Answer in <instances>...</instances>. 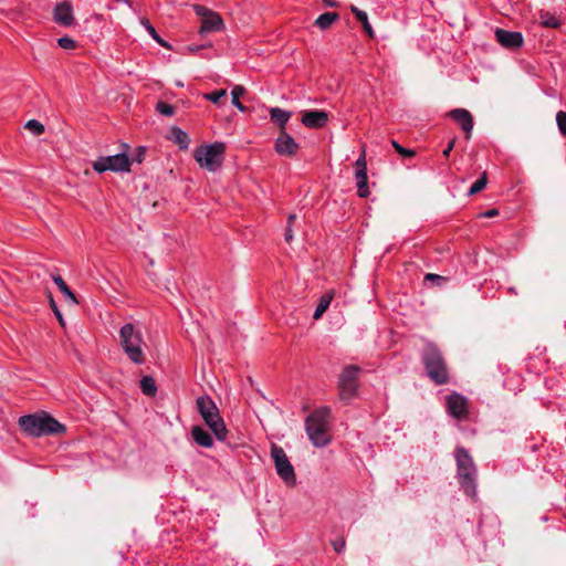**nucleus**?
<instances>
[{"label":"nucleus","instance_id":"nucleus-28","mask_svg":"<svg viewBox=\"0 0 566 566\" xmlns=\"http://www.w3.org/2000/svg\"><path fill=\"white\" fill-rule=\"evenodd\" d=\"M245 93V88L242 85H235L231 91L232 96V105L237 107L239 111L244 112L245 107L240 102V97Z\"/></svg>","mask_w":566,"mask_h":566},{"label":"nucleus","instance_id":"nucleus-29","mask_svg":"<svg viewBox=\"0 0 566 566\" xmlns=\"http://www.w3.org/2000/svg\"><path fill=\"white\" fill-rule=\"evenodd\" d=\"M331 302H332L331 295L325 294V295L321 296L319 302L315 308L313 318L318 319L325 313V311L328 308Z\"/></svg>","mask_w":566,"mask_h":566},{"label":"nucleus","instance_id":"nucleus-27","mask_svg":"<svg viewBox=\"0 0 566 566\" xmlns=\"http://www.w3.org/2000/svg\"><path fill=\"white\" fill-rule=\"evenodd\" d=\"M140 24L145 28V30L148 32V34L161 46L169 48L168 43L160 38V35L157 33L156 29L150 24V22L143 18L140 19Z\"/></svg>","mask_w":566,"mask_h":566},{"label":"nucleus","instance_id":"nucleus-43","mask_svg":"<svg viewBox=\"0 0 566 566\" xmlns=\"http://www.w3.org/2000/svg\"><path fill=\"white\" fill-rule=\"evenodd\" d=\"M497 213H499V212H497V210H496V209H490V210H488L486 212H484V214H483V216H484L485 218H493V217L497 216Z\"/></svg>","mask_w":566,"mask_h":566},{"label":"nucleus","instance_id":"nucleus-30","mask_svg":"<svg viewBox=\"0 0 566 566\" xmlns=\"http://www.w3.org/2000/svg\"><path fill=\"white\" fill-rule=\"evenodd\" d=\"M486 182H488V177H486V172H483L481 175V177H479L473 184L472 186L470 187L469 191H468V195L469 196H473L478 192H480L481 190H483L486 186Z\"/></svg>","mask_w":566,"mask_h":566},{"label":"nucleus","instance_id":"nucleus-34","mask_svg":"<svg viewBox=\"0 0 566 566\" xmlns=\"http://www.w3.org/2000/svg\"><path fill=\"white\" fill-rule=\"evenodd\" d=\"M391 145L394 146V148L396 149V151H397L399 155H401L402 157H405V158H410V157H413V156H415V150L402 147V146H401L398 142H396V140H391Z\"/></svg>","mask_w":566,"mask_h":566},{"label":"nucleus","instance_id":"nucleus-46","mask_svg":"<svg viewBox=\"0 0 566 566\" xmlns=\"http://www.w3.org/2000/svg\"><path fill=\"white\" fill-rule=\"evenodd\" d=\"M509 292H511V293H513V294H516V291H515V289H514V287H510V289H509Z\"/></svg>","mask_w":566,"mask_h":566},{"label":"nucleus","instance_id":"nucleus-6","mask_svg":"<svg viewBox=\"0 0 566 566\" xmlns=\"http://www.w3.org/2000/svg\"><path fill=\"white\" fill-rule=\"evenodd\" d=\"M196 406L202 420L210 428L216 438L219 441H224L228 430L212 398L208 395L200 396L196 400Z\"/></svg>","mask_w":566,"mask_h":566},{"label":"nucleus","instance_id":"nucleus-32","mask_svg":"<svg viewBox=\"0 0 566 566\" xmlns=\"http://www.w3.org/2000/svg\"><path fill=\"white\" fill-rule=\"evenodd\" d=\"M156 111L164 116H172L175 115V107L165 102H158L156 105Z\"/></svg>","mask_w":566,"mask_h":566},{"label":"nucleus","instance_id":"nucleus-7","mask_svg":"<svg viewBox=\"0 0 566 566\" xmlns=\"http://www.w3.org/2000/svg\"><path fill=\"white\" fill-rule=\"evenodd\" d=\"M224 150V144L216 142L198 147L195 150L193 157L200 167L209 171H216L222 165Z\"/></svg>","mask_w":566,"mask_h":566},{"label":"nucleus","instance_id":"nucleus-24","mask_svg":"<svg viewBox=\"0 0 566 566\" xmlns=\"http://www.w3.org/2000/svg\"><path fill=\"white\" fill-rule=\"evenodd\" d=\"M339 19V14L336 12H325L318 15L315 20V25L321 30L328 29L335 21Z\"/></svg>","mask_w":566,"mask_h":566},{"label":"nucleus","instance_id":"nucleus-40","mask_svg":"<svg viewBox=\"0 0 566 566\" xmlns=\"http://www.w3.org/2000/svg\"><path fill=\"white\" fill-rule=\"evenodd\" d=\"M424 279L426 281H430L438 285L441 284L442 282H446V277L434 273H428Z\"/></svg>","mask_w":566,"mask_h":566},{"label":"nucleus","instance_id":"nucleus-12","mask_svg":"<svg viewBox=\"0 0 566 566\" xmlns=\"http://www.w3.org/2000/svg\"><path fill=\"white\" fill-rule=\"evenodd\" d=\"M446 409L449 416L457 420H465L469 416L468 398L453 391L446 397Z\"/></svg>","mask_w":566,"mask_h":566},{"label":"nucleus","instance_id":"nucleus-31","mask_svg":"<svg viewBox=\"0 0 566 566\" xmlns=\"http://www.w3.org/2000/svg\"><path fill=\"white\" fill-rule=\"evenodd\" d=\"M25 128L29 129L34 136H39L44 132V126L36 119L28 120Z\"/></svg>","mask_w":566,"mask_h":566},{"label":"nucleus","instance_id":"nucleus-5","mask_svg":"<svg viewBox=\"0 0 566 566\" xmlns=\"http://www.w3.org/2000/svg\"><path fill=\"white\" fill-rule=\"evenodd\" d=\"M421 360L424 366L427 376L436 385H446L449 382V371L444 358L440 349L432 343H427L422 354Z\"/></svg>","mask_w":566,"mask_h":566},{"label":"nucleus","instance_id":"nucleus-4","mask_svg":"<svg viewBox=\"0 0 566 566\" xmlns=\"http://www.w3.org/2000/svg\"><path fill=\"white\" fill-rule=\"evenodd\" d=\"M457 461V476L463 492L469 496L476 494V467L469 451L463 447H457L454 450Z\"/></svg>","mask_w":566,"mask_h":566},{"label":"nucleus","instance_id":"nucleus-25","mask_svg":"<svg viewBox=\"0 0 566 566\" xmlns=\"http://www.w3.org/2000/svg\"><path fill=\"white\" fill-rule=\"evenodd\" d=\"M140 389L146 396H155L157 392L156 381L151 376H144L140 379Z\"/></svg>","mask_w":566,"mask_h":566},{"label":"nucleus","instance_id":"nucleus-42","mask_svg":"<svg viewBox=\"0 0 566 566\" xmlns=\"http://www.w3.org/2000/svg\"><path fill=\"white\" fill-rule=\"evenodd\" d=\"M454 144H455V139H452V140L448 144V146L446 147V149L442 151V154H443V156H444V157H448V156L450 155L451 150H452V149H453V147H454Z\"/></svg>","mask_w":566,"mask_h":566},{"label":"nucleus","instance_id":"nucleus-11","mask_svg":"<svg viewBox=\"0 0 566 566\" xmlns=\"http://www.w3.org/2000/svg\"><path fill=\"white\" fill-rule=\"evenodd\" d=\"M195 13L201 18L200 35L218 32L223 29V20L219 13L201 4H193Z\"/></svg>","mask_w":566,"mask_h":566},{"label":"nucleus","instance_id":"nucleus-18","mask_svg":"<svg viewBox=\"0 0 566 566\" xmlns=\"http://www.w3.org/2000/svg\"><path fill=\"white\" fill-rule=\"evenodd\" d=\"M191 437L193 441L200 447L211 448L213 446L212 436L200 426L192 427Z\"/></svg>","mask_w":566,"mask_h":566},{"label":"nucleus","instance_id":"nucleus-37","mask_svg":"<svg viewBox=\"0 0 566 566\" xmlns=\"http://www.w3.org/2000/svg\"><path fill=\"white\" fill-rule=\"evenodd\" d=\"M57 44L64 50H72L75 48V41L70 36L59 38Z\"/></svg>","mask_w":566,"mask_h":566},{"label":"nucleus","instance_id":"nucleus-20","mask_svg":"<svg viewBox=\"0 0 566 566\" xmlns=\"http://www.w3.org/2000/svg\"><path fill=\"white\" fill-rule=\"evenodd\" d=\"M52 280L71 305H76L78 303L75 294L71 291L61 275H52Z\"/></svg>","mask_w":566,"mask_h":566},{"label":"nucleus","instance_id":"nucleus-15","mask_svg":"<svg viewBox=\"0 0 566 566\" xmlns=\"http://www.w3.org/2000/svg\"><path fill=\"white\" fill-rule=\"evenodd\" d=\"M495 38L497 42L506 49H517L523 45L524 39L521 32L496 29Z\"/></svg>","mask_w":566,"mask_h":566},{"label":"nucleus","instance_id":"nucleus-21","mask_svg":"<svg viewBox=\"0 0 566 566\" xmlns=\"http://www.w3.org/2000/svg\"><path fill=\"white\" fill-rule=\"evenodd\" d=\"M355 180L357 186V193L360 198H367L369 196L368 177L367 172L355 171Z\"/></svg>","mask_w":566,"mask_h":566},{"label":"nucleus","instance_id":"nucleus-39","mask_svg":"<svg viewBox=\"0 0 566 566\" xmlns=\"http://www.w3.org/2000/svg\"><path fill=\"white\" fill-rule=\"evenodd\" d=\"M50 305H51V308L52 311L54 312L56 318L59 319L60 324L61 325H64V321H63V316H62V313L61 311L59 310L55 301L53 300L52 296H50Z\"/></svg>","mask_w":566,"mask_h":566},{"label":"nucleus","instance_id":"nucleus-19","mask_svg":"<svg viewBox=\"0 0 566 566\" xmlns=\"http://www.w3.org/2000/svg\"><path fill=\"white\" fill-rule=\"evenodd\" d=\"M270 119L276 124L281 130H285V126L290 120L292 113L280 107H272L269 111Z\"/></svg>","mask_w":566,"mask_h":566},{"label":"nucleus","instance_id":"nucleus-17","mask_svg":"<svg viewBox=\"0 0 566 566\" xmlns=\"http://www.w3.org/2000/svg\"><path fill=\"white\" fill-rule=\"evenodd\" d=\"M53 19L56 23L63 27H71L74 24L73 7L70 2L57 3L53 11Z\"/></svg>","mask_w":566,"mask_h":566},{"label":"nucleus","instance_id":"nucleus-36","mask_svg":"<svg viewBox=\"0 0 566 566\" xmlns=\"http://www.w3.org/2000/svg\"><path fill=\"white\" fill-rule=\"evenodd\" d=\"M296 220L295 214H290L287 219V227L285 229L284 239L287 243L293 240L292 223Z\"/></svg>","mask_w":566,"mask_h":566},{"label":"nucleus","instance_id":"nucleus-9","mask_svg":"<svg viewBox=\"0 0 566 566\" xmlns=\"http://www.w3.org/2000/svg\"><path fill=\"white\" fill-rule=\"evenodd\" d=\"M271 458L274 462L275 471L280 479L287 485L294 486L296 484V475L294 467L290 462L283 448L272 444Z\"/></svg>","mask_w":566,"mask_h":566},{"label":"nucleus","instance_id":"nucleus-13","mask_svg":"<svg viewBox=\"0 0 566 566\" xmlns=\"http://www.w3.org/2000/svg\"><path fill=\"white\" fill-rule=\"evenodd\" d=\"M274 147L279 155L291 157L296 154L298 144L290 134L286 133V130H281L275 140Z\"/></svg>","mask_w":566,"mask_h":566},{"label":"nucleus","instance_id":"nucleus-35","mask_svg":"<svg viewBox=\"0 0 566 566\" xmlns=\"http://www.w3.org/2000/svg\"><path fill=\"white\" fill-rule=\"evenodd\" d=\"M556 123L563 136H566V112L559 111L556 114Z\"/></svg>","mask_w":566,"mask_h":566},{"label":"nucleus","instance_id":"nucleus-38","mask_svg":"<svg viewBox=\"0 0 566 566\" xmlns=\"http://www.w3.org/2000/svg\"><path fill=\"white\" fill-rule=\"evenodd\" d=\"M356 171L367 172V161L365 150L361 151L360 156L355 161Z\"/></svg>","mask_w":566,"mask_h":566},{"label":"nucleus","instance_id":"nucleus-33","mask_svg":"<svg viewBox=\"0 0 566 566\" xmlns=\"http://www.w3.org/2000/svg\"><path fill=\"white\" fill-rule=\"evenodd\" d=\"M227 95V91L226 90H218V91H213L211 93H207L203 95V97L207 99V101H210L214 104H218L220 102V99L222 97H224Z\"/></svg>","mask_w":566,"mask_h":566},{"label":"nucleus","instance_id":"nucleus-45","mask_svg":"<svg viewBox=\"0 0 566 566\" xmlns=\"http://www.w3.org/2000/svg\"><path fill=\"white\" fill-rule=\"evenodd\" d=\"M143 148H139V153L138 155L136 156V158L134 160L138 161V163H142L143 160Z\"/></svg>","mask_w":566,"mask_h":566},{"label":"nucleus","instance_id":"nucleus-14","mask_svg":"<svg viewBox=\"0 0 566 566\" xmlns=\"http://www.w3.org/2000/svg\"><path fill=\"white\" fill-rule=\"evenodd\" d=\"M448 115L460 125L465 134V138L469 139L474 127V120L471 113L465 108H454L450 111Z\"/></svg>","mask_w":566,"mask_h":566},{"label":"nucleus","instance_id":"nucleus-26","mask_svg":"<svg viewBox=\"0 0 566 566\" xmlns=\"http://www.w3.org/2000/svg\"><path fill=\"white\" fill-rule=\"evenodd\" d=\"M539 21L543 27L546 28H558L560 25L559 19L548 11H542L539 13Z\"/></svg>","mask_w":566,"mask_h":566},{"label":"nucleus","instance_id":"nucleus-10","mask_svg":"<svg viewBox=\"0 0 566 566\" xmlns=\"http://www.w3.org/2000/svg\"><path fill=\"white\" fill-rule=\"evenodd\" d=\"M132 165V160L128 158L126 153H118L111 156H101L98 157L94 164L93 168L97 172H105L107 170L115 172H125L129 171Z\"/></svg>","mask_w":566,"mask_h":566},{"label":"nucleus","instance_id":"nucleus-41","mask_svg":"<svg viewBox=\"0 0 566 566\" xmlns=\"http://www.w3.org/2000/svg\"><path fill=\"white\" fill-rule=\"evenodd\" d=\"M345 546H346V544H345L344 539L335 541L333 543V547H334L335 552H337V553L344 552Z\"/></svg>","mask_w":566,"mask_h":566},{"label":"nucleus","instance_id":"nucleus-22","mask_svg":"<svg viewBox=\"0 0 566 566\" xmlns=\"http://www.w3.org/2000/svg\"><path fill=\"white\" fill-rule=\"evenodd\" d=\"M350 11L354 13L355 18L361 23L364 31L368 34V36H374V30L369 23L368 14L358 9L356 6H350Z\"/></svg>","mask_w":566,"mask_h":566},{"label":"nucleus","instance_id":"nucleus-2","mask_svg":"<svg viewBox=\"0 0 566 566\" xmlns=\"http://www.w3.org/2000/svg\"><path fill=\"white\" fill-rule=\"evenodd\" d=\"M119 344L123 352L133 364H145L146 354L144 347L146 344L140 329L134 324L126 323L119 328Z\"/></svg>","mask_w":566,"mask_h":566},{"label":"nucleus","instance_id":"nucleus-1","mask_svg":"<svg viewBox=\"0 0 566 566\" xmlns=\"http://www.w3.org/2000/svg\"><path fill=\"white\" fill-rule=\"evenodd\" d=\"M19 426L24 433L31 437L63 433L66 429L64 424L44 411L20 417Z\"/></svg>","mask_w":566,"mask_h":566},{"label":"nucleus","instance_id":"nucleus-16","mask_svg":"<svg viewBox=\"0 0 566 566\" xmlns=\"http://www.w3.org/2000/svg\"><path fill=\"white\" fill-rule=\"evenodd\" d=\"M328 122V114L323 109L304 111L302 114V124L308 128H322Z\"/></svg>","mask_w":566,"mask_h":566},{"label":"nucleus","instance_id":"nucleus-44","mask_svg":"<svg viewBox=\"0 0 566 566\" xmlns=\"http://www.w3.org/2000/svg\"><path fill=\"white\" fill-rule=\"evenodd\" d=\"M324 3L327 6V7H331V8H335L338 6V3L334 0H323Z\"/></svg>","mask_w":566,"mask_h":566},{"label":"nucleus","instance_id":"nucleus-23","mask_svg":"<svg viewBox=\"0 0 566 566\" xmlns=\"http://www.w3.org/2000/svg\"><path fill=\"white\" fill-rule=\"evenodd\" d=\"M170 139L176 143L180 149H187L190 142L188 134L176 126L170 129Z\"/></svg>","mask_w":566,"mask_h":566},{"label":"nucleus","instance_id":"nucleus-8","mask_svg":"<svg viewBox=\"0 0 566 566\" xmlns=\"http://www.w3.org/2000/svg\"><path fill=\"white\" fill-rule=\"evenodd\" d=\"M361 368L357 365L346 366L338 377V396L346 403L353 400L358 392V375Z\"/></svg>","mask_w":566,"mask_h":566},{"label":"nucleus","instance_id":"nucleus-3","mask_svg":"<svg viewBox=\"0 0 566 566\" xmlns=\"http://www.w3.org/2000/svg\"><path fill=\"white\" fill-rule=\"evenodd\" d=\"M331 409L321 407L314 410L305 420V429L310 441L317 448L325 447L331 441L328 432Z\"/></svg>","mask_w":566,"mask_h":566}]
</instances>
